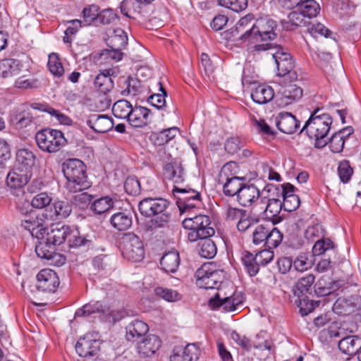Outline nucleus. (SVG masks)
<instances>
[{
  "label": "nucleus",
  "instance_id": "nucleus-7",
  "mask_svg": "<svg viewBox=\"0 0 361 361\" xmlns=\"http://www.w3.org/2000/svg\"><path fill=\"white\" fill-rule=\"evenodd\" d=\"M196 285L204 289H219L226 278V272L217 269L213 263L203 264L195 274Z\"/></svg>",
  "mask_w": 361,
  "mask_h": 361
},
{
  "label": "nucleus",
  "instance_id": "nucleus-48",
  "mask_svg": "<svg viewBox=\"0 0 361 361\" xmlns=\"http://www.w3.org/2000/svg\"><path fill=\"white\" fill-rule=\"evenodd\" d=\"M154 295L167 302H174L181 300V294L176 290L157 286L154 290Z\"/></svg>",
  "mask_w": 361,
  "mask_h": 361
},
{
  "label": "nucleus",
  "instance_id": "nucleus-57",
  "mask_svg": "<svg viewBox=\"0 0 361 361\" xmlns=\"http://www.w3.org/2000/svg\"><path fill=\"white\" fill-rule=\"evenodd\" d=\"M328 251L334 252V243L329 238H323L317 240L312 247V254L314 256L325 254V252Z\"/></svg>",
  "mask_w": 361,
  "mask_h": 361
},
{
  "label": "nucleus",
  "instance_id": "nucleus-49",
  "mask_svg": "<svg viewBox=\"0 0 361 361\" xmlns=\"http://www.w3.org/2000/svg\"><path fill=\"white\" fill-rule=\"evenodd\" d=\"M31 106L33 109H39L42 111H46L51 116H54L57 118L58 121L61 124L69 125L71 123V119L68 116L46 104L32 103L31 104Z\"/></svg>",
  "mask_w": 361,
  "mask_h": 361
},
{
  "label": "nucleus",
  "instance_id": "nucleus-3",
  "mask_svg": "<svg viewBox=\"0 0 361 361\" xmlns=\"http://www.w3.org/2000/svg\"><path fill=\"white\" fill-rule=\"evenodd\" d=\"M139 211L146 217H154L152 224L156 228L164 227L171 219L169 202L164 198H145L138 205Z\"/></svg>",
  "mask_w": 361,
  "mask_h": 361
},
{
  "label": "nucleus",
  "instance_id": "nucleus-13",
  "mask_svg": "<svg viewBox=\"0 0 361 361\" xmlns=\"http://www.w3.org/2000/svg\"><path fill=\"white\" fill-rule=\"evenodd\" d=\"M231 164H225L219 173V182L224 183L223 190L225 195L233 197L239 194L240 190L244 185L242 182L243 179L236 176H229L228 173L231 171Z\"/></svg>",
  "mask_w": 361,
  "mask_h": 361
},
{
  "label": "nucleus",
  "instance_id": "nucleus-58",
  "mask_svg": "<svg viewBox=\"0 0 361 361\" xmlns=\"http://www.w3.org/2000/svg\"><path fill=\"white\" fill-rule=\"evenodd\" d=\"M159 85L161 93L150 95L147 99V102L157 109H161L166 106V97L167 95V92L161 82H159Z\"/></svg>",
  "mask_w": 361,
  "mask_h": 361
},
{
  "label": "nucleus",
  "instance_id": "nucleus-55",
  "mask_svg": "<svg viewBox=\"0 0 361 361\" xmlns=\"http://www.w3.org/2000/svg\"><path fill=\"white\" fill-rule=\"evenodd\" d=\"M172 192L176 198L180 201H185L197 196H201L199 192L188 187L180 188L174 185Z\"/></svg>",
  "mask_w": 361,
  "mask_h": 361
},
{
  "label": "nucleus",
  "instance_id": "nucleus-46",
  "mask_svg": "<svg viewBox=\"0 0 361 361\" xmlns=\"http://www.w3.org/2000/svg\"><path fill=\"white\" fill-rule=\"evenodd\" d=\"M298 9L303 16L312 18L319 13L320 6L315 0H302Z\"/></svg>",
  "mask_w": 361,
  "mask_h": 361
},
{
  "label": "nucleus",
  "instance_id": "nucleus-23",
  "mask_svg": "<svg viewBox=\"0 0 361 361\" xmlns=\"http://www.w3.org/2000/svg\"><path fill=\"white\" fill-rule=\"evenodd\" d=\"M200 355V348L195 343H189L184 348H174L170 355V361H197Z\"/></svg>",
  "mask_w": 361,
  "mask_h": 361
},
{
  "label": "nucleus",
  "instance_id": "nucleus-53",
  "mask_svg": "<svg viewBox=\"0 0 361 361\" xmlns=\"http://www.w3.org/2000/svg\"><path fill=\"white\" fill-rule=\"evenodd\" d=\"M269 227L263 224H259L257 222L253 227L251 233L252 238V243L255 245H259L265 243L267 237L268 236V231Z\"/></svg>",
  "mask_w": 361,
  "mask_h": 361
},
{
  "label": "nucleus",
  "instance_id": "nucleus-12",
  "mask_svg": "<svg viewBox=\"0 0 361 361\" xmlns=\"http://www.w3.org/2000/svg\"><path fill=\"white\" fill-rule=\"evenodd\" d=\"M255 21L254 15L252 13L241 18L235 26L231 29V36L240 42H252Z\"/></svg>",
  "mask_w": 361,
  "mask_h": 361
},
{
  "label": "nucleus",
  "instance_id": "nucleus-9",
  "mask_svg": "<svg viewBox=\"0 0 361 361\" xmlns=\"http://www.w3.org/2000/svg\"><path fill=\"white\" fill-rule=\"evenodd\" d=\"M35 140L38 147L49 153L58 152L66 142L61 131L50 128L37 133Z\"/></svg>",
  "mask_w": 361,
  "mask_h": 361
},
{
  "label": "nucleus",
  "instance_id": "nucleus-8",
  "mask_svg": "<svg viewBox=\"0 0 361 361\" xmlns=\"http://www.w3.org/2000/svg\"><path fill=\"white\" fill-rule=\"evenodd\" d=\"M94 314H100L102 319L112 324L120 321L123 317L122 311L111 310L101 301H92L84 305L76 310L75 317H90Z\"/></svg>",
  "mask_w": 361,
  "mask_h": 361
},
{
  "label": "nucleus",
  "instance_id": "nucleus-43",
  "mask_svg": "<svg viewBox=\"0 0 361 361\" xmlns=\"http://www.w3.org/2000/svg\"><path fill=\"white\" fill-rule=\"evenodd\" d=\"M35 158L34 153L27 149H20L16 154L17 163L23 170L31 171L35 166Z\"/></svg>",
  "mask_w": 361,
  "mask_h": 361
},
{
  "label": "nucleus",
  "instance_id": "nucleus-59",
  "mask_svg": "<svg viewBox=\"0 0 361 361\" xmlns=\"http://www.w3.org/2000/svg\"><path fill=\"white\" fill-rule=\"evenodd\" d=\"M124 83L126 85V88L122 91L123 95L128 96L131 94L135 96L140 92L141 82L137 78L128 76Z\"/></svg>",
  "mask_w": 361,
  "mask_h": 361
},
{
  "label": "nucleus",
  "instance_id": "nucleus-56",
  "mask_svg": "<svg viewBox=\"0 0 361 361\" xmlns=\"http://www.w3.org/2000/svg\"><path fill=\"white\" fill-rule=\"evenodd\" d=\"M267 234L268 236L264 243V245L267 248H276L281 243L283 235L278 228H272L271 229L269 228Z\"/></svg>",
  "mask_w": 361,
  "mask_h": 361
},
{
  "label": "nucleus",
  "instance_id": "nucleus-42",
  "mask_svg": "<svg viewBox=\"0 0 361 361\" xmlns=\"http://www.w3.org/2000/svg\"><path fill=\"white\" fill-rule=\"evenodd\" d=\"M303 14L299 11H293L288 16L287 20L281 21L282 27L286 30H293L300 26H306L309 21H307Z\"/></svg>",
  "mask_w": 361,
  "mask_h": 361
},
{
  "label": "nucleus",
  "instance_id": "nucleus-2",
  "mask_svg": "<svg viewBox=\"0 0 361 361\" xmlns=\"http://www.w3.org/2000/svg\"><path fill=\"white\" fill-rule=\"evenodd\" d=\"M67 180L66 188L71 192H78L89 188L91 183L87 179L86 166L78 159H68L61 166Z\"/></svg>",
  "mask_w": 361,
  "mask_h": 361
},
{
  "label": "nucleus",
  "instance_id": "nucleus-60",
  "mask_svg": "<svg viewBox=\"0 0 361 361\" xmlns=\"http://www.w3.org/2000/svg\"><path fill=\"white\" fill-rule=\"evenodd\" d=\"M176 204L180 212L183 214L190 209L200 208L202 206V202L201 196H197L185 201H180V200L176 199Z\"/></svg>",
  "mask_w": 361,
  "mask_h": 361
},
{
  "label": "nucleus",
  "instance_id": "nucleus-1",
  "mask_svg": "<svg viewBox=\"0 0 361 361\" xmlns=\"http://www.w3.org/2000/svg\"><path fill=\"white\" fill-rule=\"evenodd\" d=\"M255 51H275L271 53L275 61L277 68V75L283 78V82H297L298 74L294 70V61L290 53L283 47H278L271 43L255 44L253 47Z\"/></svg>",
  "mask_w": 361,
  "mask_h": 361
},
{
  "label": "nucleus",
  "instance_id": "nucleus-33",
  "mask_svg": "<svg viewBox=\"0 0 361 361\" xmlns=\"http://www.w3.org/2000/svg\"><path fill=\"white\" fill-rule=\"evenodd\" d=\"M68 244L70 247H92L94 245V236H80L78 230L71 229L69 235H68Z\"/></svg>",
  "mask_w": 361,
  "mask_h": 361
},
{
  "label": "nucleus",
  "instance_id": "nucleus-30",
  "mask_svg": "<svg viewBox=\"0 0 361 361\" xmlns=\"http://www.w3.org/2000/svg\"><path fill=\"white\" fill-rule=\"evenodd\" d=\"M71 228L68 226L56 224L51 227L49 232L47 233V240L54 245H60L63 243L68 241Z\"/></svg>",
  "mask_w": 361,
  "mask_h": 361
},
{
  "label": "nucleus",
  "instance_id": "nucleus-10",
  "mask_svg": "<svg viewBox=\"0 0 361 361\" xmlns=\"http://www.w3.org/2000/svg\"><path fill=\"white\" fill-rule=\"evenodd\" d=\"M123 257L128 261L140 262L145 257L143 243L140 237L133 233H126L121 242Z\"/></svg>",
  "mask_w": 361,
  "mask_h": 361
},
{
  "label": "nucleus",
  "instance_id": "nucleus-24",
  "mask_svg": "<svg viewBox=\"0 0 361 361\" xmlns=\"http://www.w3.org/2000/svg\"><path fill=\"white\" fill-rule=\"evenodd\" d=\"M260 199L259 190L253 184H244L237 197L238 202L244 207L255 206Z\"/></svg>",
  "mask_w": 361,
  "mask_h": 361
},
{
  "label": "nucleus",
  "instance_id": "nucleus-38",
  "mask_svg": "<svg viewBox=\"0 0 361 361\" xmlns=\"http://www.w3.org/2000/svg\"><path fill=\"white\" fill-rule=\"evenodd\" d=\"M106 44L110 49H124L128 44L126 32L121 28L114 29L108 36Z\"/></svg>",
  "mask_w": 361,
  "mask_h": 361
},
{
  "label": "nucleus",
  "instance_id": "nucleus-41",
  "mask_svg": "<svg viewBox=\"0 0 361 361\" xmlns=\"http://www.w3.org/2000/svg\"><path fill=\"white\" fill-rule=\"evenodd\" d=\"M336 282L329 276H322L314 286V293L317 297L326 296L331 294L334 290Z\"/></svg>",
  "mask_w": 361,
  "mask_h": 361
},
{
  "label": "nucleus",
  "instance_id": "nucleus-5",
  "mask_svg": "<svg viewBox=\"0 0 361 361\" xmlns=\"http://www.w3.org/2000/svg\"><path fill=\"white\" fill-rule=\"evenodd\" d=\"M315 280L313 274L300 278L293 286L294 295L298 298V307L302 316H306L319 305L320 301L314 300L312 286Z\"/></svg>",
  "mask_w": 361,
  "mask_h": 361
},
{
  "label": "nucleus",
  "instance_id": "nucleus-35",
  "mask_svg": "<svg viewBox=\"0 0 361 361\" xmlns=\"http://www.w3.org/2000/svg\"><path fill=\"white\" fill-rule=\"evenodd\" d=\"M274 97V91L270 86L260 85L252 90L251 97L259 104H265L271 102Z\"/></svg>",
  "mask_w": 361,
  "mask_h": 361
},
{
  "label": "nucleus",
  "instance_id": "nucleus-25",
  "mask_svg": "<svg viewBox=\"0 0 361 361\" xmlns=\"http://www.w3.org/2000/svg\"><path fill=\"white\" fill-rule=\"evenodd\" d=\"M274 119L278 129L286 134H293L300 127V121L289 112H280Z\"/></svg>",
  "mask_w": 361,
  "mask_h": 361
},
{
  "label": "nucleus",
  "instance_id": "nucleus-47",
  "mask_svg": "<svg viewBox=\"0 0 361 361\" xmlns=\"http://www.w3.org/2000/svg\"><path fill=\"white\" fill-rule=\"evenodd\" d=\"M133 108L128 101L121 99L114 103L112 112L114 116L128 120Z\"/></svg>",
  "mask_w": 361,
  "mask_h": 361
},
{
  "label": "nucleus",
  "instance_id": "nucleus-51",
  "mask_svg": "<svg viewBox=\"0 0 361 361\" xmlns=\"http://www.w3.org/2000/svg\"><path fill=\"white\" fill-rule=\"evenodd\" d=\"M358 340L357 336H355L344 337L338 342V348L346 355H353L357 350L356 343Z\"/></svg>",
  "mask_w": 361,
  "mask_h": 361
},
{
  "label": "nucleus",
  "instance_id": "nucleus-20",
  "mask_svg": "<svg viewBox=\"0 0 361 361\" xmlns=\"http://www.w3.org/2000/svg\"><path fill=\"white\" fill-rule=\"evenodd\" d=\"M243 297L240 295L233 293L231 296L221 298L217 293L209 300V305L212 309L222 307L225 312H233L243 305Z\"/></svg>",
  "mask_w": 361,
  "mask_h": 361
},
{
  "label": "nucleus",
  "instance_id": "nucleus-64",
  "mask_svg": "<svg viewBox=\"0 0 361 361\" xmlns=\"http://www.w3.org/2000/svg\"><path fill=\"white\" fill-rule=\"evenodd\" d=\"M217 3L235 12L242 11L247 6V0H217Z\"/></svg>",
  "mask_w": 361,
  "mask_h": 361
},
{
  "label": "nucleus",
  "instance_id": "nucleus-61",
  "mask_svg": "<svg viewBox=\"0 0 361 361\" xmlns=\"http://www.w3.org/2000/svg\"><path fill=\"white\" fill-rule=\"evenodd\" d=\"M307 32L314 37L324 36L329 37L331 32L320 23L309 22L307 25Z\"/></svg>",
  "mask_w": 361,
  "mask_h": 361
},
{
  "label": "nucleus",
  "instance_id": "nucleus-31",
  "mask_svg": "<svg viewBox=\"0 0 361 361\" xmlns=\"http://www.w3.org/2000/svg\"><path fill=\"white\" fill-rule=\"evenodd\" d=\"M150 110L140 106H135L128 119V123L134 128H142L149 123Z\"/></svg>",
  "mask_w": 361,
  "mask_h": 361
},
{
  "label": "nucleus",
  "instance_id": "nucleus-36",
  "mask_svg": "<svg viewBox=\"0 0 361 361\" xmlns=\"http://www.w3.org/2000/svg\"><path fill=\"white\" fill-rule=\"evenodd\" d=\"M160 264L162 269L166 272H176L180 265L178 252L171 250L165 253L160 259Z\"/></svg>",
  "mask_w": 361,
  "mask_h": 361
},
{
  "label": "nucleus",
  "instance_id": "nucleus-45",
  "mask_svg": "<svg viewBox=\"0 0 361 361\" xmlns=\"http://www.w3.org/2000/svg\"><path fill=\"white\" fill-rule=\"evenodd\" d=\"M202 240L198 243V252L201 257L212 259L217 252V248L214 242L210 237L200 238Z\"/></svg>",
  "mask_w": 361,
  "mask_h": 361
},
{
  "label": "nucleus",
  "instance_id": "nucleus-52",
  "mask_svg": "<svg viewBox=\"0 0 361 361\" xmlns=\"http://www.w3.org/2000/svg\"><path fill=\"white\" fill-rule=\"evenodd\" d=\"M140 4L137 0H123L120 6L121 12L128 18H134L133 14L140 13Z\"/></svg>",
  "mask_w": 361,
  "mask_h": 361
},
{
  "label": "nucleus",
  "instance_id": "nucleus-6",
  "mask_svg": "<svg viewBox=\"0 0 361 361\" xmlns=\"http://www.w3.org/2000/svg\"><path fill=\"white\" fill-rule=\"evenodd\" d=\"M185 229L189 230L188 238L190 242H195L200 238L212 237L215 230L212 225V221L207 215H197L194 217L185 218L182 221Z\"/></svg>",
  "mask_w": 361,
  "mask_h": 361
},
{
  "label": "nucleus",
  "instance_id": "nucleus-18",
  "mask_svg": "<svg viewBox=\"0 0 361 361\" xmlns=\"http://www.w3.org/2000/svg\"><path fill=\"white\" fill-rule=\"evenodd\" d=\"M41 240L35 246V252L37 255L44 259L51 261V264L58 263L63 264L65 262V258L57 252H56V246L49 243L44 235L39 238Z\"/></svg>",
  "mask_w": 361,
  "mask_h": 361
},
{
  "label": "nucleus",
  "instance_id": "nucleus-62",
  "mask_svg": "<svg viewBox=\"0 0 361 361\" xmlns=\"http://www.w3.org/2000/svg\"><path fill=\"white\" fill-rule=\"evenodd\" d=\"M338 174L341 182L347 183L353 174V169L351 167L349 161L343 160L339 162L338 167Z\"/></svg>",
  "mask_w": 361,
  "mask_h": 361
},
{
  "label": "nucleus",
  "instance_id": "nucleus-44",
  "mask_svg": "<svg viewBox=\"0 0 361 361\" xmlns=\"http://www.w3.org/2000/svg\"><path fill=\"white\" fill-rule=\"evenodd\" d=\"M255 255L249 251H244L242 253L241 262L244 267L245 271L250 276H254L257 275L259 270V264Z\"/></svg>",
  "mask_w": 361,
  "mask_h": 361
},
{
  "label": "nucleus",
  "instance_id": "nucleus-22",
  "mask_svg": "<svg viewBox=\"0 0 361 361\" xmlns=\"http://www.w3.org/2000/svg\"><path fill=\"white\" fill-rule=\"evenodd\" d=\"M110 72L111 70H104L95 77L94 80V88L105 96L104 101L101 100L103 104L102 107L104 108H109L111 104V100L106 96L114 87V81L111 78Z\"/></svg>",
  "mask_w": 361,
  "mask_h": 361
},
{
  "label": "nucleus",
  "instance_id": "nucleus-28",
  "mask_svg": "<svg viewBox=\"0 0 361 361\" xmlns=\"http://www.w3.org/2000/svg\"><path fill=\"white\" fill-rule=\"evenodd\" d=\"M35 110L32 108L30 104V107L23 111L13 113L10 117L11 123L15 126L16 128H23L28 126L38 117L36 115Z\"/></svg>",
  "mask_w": 361,
  "mask_h": 361
},
{
  "label": "nucleus",
  "instance_id": "nucleus-21",
  "mask_svg": "<svg viewBox=\"0 0 361 361\" xmlns=\"http://www.w3.org/2000/svg\"><path fill=\"white\" fill-rule=\"evenodd\" d=\"M75 348L79 356L88 358L97 355L100 348V342L93 338L92 335L87 334L80 338Z\"/></svg>",
  "mask_w": 361,
  "mask_h": 361
},
{
  "label": "nucleus",
  "instance_id": "nucleus-32",
  "mask_svg": "<svg viewBox=\"0 0 361 361\" xmlns=\"http://www.w3.org/2000/svg\"><path fill=\"white\" fill-rule=\"evenodd\" d=\"M149 331L148 325L141 320H134L126 327V338L135 341L146 335Z\"/></svg>",
  "mask_w": 361,
  "mask_h": 361
},
{
  "label": "nucleus",
  "instance_id": "nucleus-16",
  "mask_svg": "<svg viewBox=\"0 0 361 361\" xmlns=\"http://www.w3.org/2000/svg\"><path fill=\"white\" fill-rule=\"evenodd\" d=\"M333 311L338 315L345 316L357 312L361 316V297L350 296L346 298H339L334 302Z\"/></svg>",
  "mask_w": 361,
  "mask_h": 361
},
{
  "label": "nucleus",
  "instance_id": "nucleus-26",
  "mask_svg": "<svg viewBox=\"0 0 361 361\" xmlns=\"http://www.w3.org/2000/svg\"><path fill=\"white\" fill-rule=\"evenodd\" d=\"M72 212V204L65 200H55L49 211H46L43 216L49 220H61L66 219Z\"/></svg>",
  "mask_w": 361,
  "mask_h": 361
},
{
  "label": "nucleus",
  "instance_id": "nucleus-15",
  "mask_svg": "<svg viewBox=\"0 0 361 361\" xmlns=\"http://www.w3.org/2000/svg\"><path fill=\"white\" fill-rule=\"evenodd\" d=\"M17 207L22 214H25V218L21 221V226L29 231L32 236L40 238L41 235L46 232V228L43 226V219L32 211L27 214V209L21 208L19 205Z\"/></svg>",
  "mask_w": 361,
  "mask_h": 361
},
{
  "label": "nucleus",
  "instance_id": "nucleus-14",
  "mask_svg": "<svg viewBox=\"0 0 361 361\" xmlns=\"http://www.w3.org/2000/svg\"><path fill=\"white\" fill-rule=\"evenodd\" d=\"M283 84L279 92V103L281 106H288L294 102L299 101L303 94L302 87L294 83L295 82H290L287 80L283 82V78L281 80Z\"/></svg>",
  "mask_w": 361,
  "mask_h": 361
},
{
  "label": "nucleus",
  "instance_id": "nucleus-27",
  "mask_svg": "<svg viewBox=\"0 0 361 361\" xmlns=\"http://www.w3.org/2000/svg\"><path fill=\"white\" fill-rule=\"evenodd\" d=\"M87 124L98 133H106L114 127L113 119L111 117L97 114H91L87 121Z\"/></svg>",
  "mask_w": 361,
  "mask_h": 361
},
{
  "label": "nucleus",
  "instance_id": "nucleus-34",
  "mask_svg": "<svg viewBox=\"0 0 361 361\" xmlns=\"http://www.w3.org/2000/svg\"><path fill=\"white\" fill-rule=\"evenodd\" d=\"M164 174L166 178L171 180L176 184H180L185 180V173L182 166L177 162L165 164Z\"/></svg>",
  "mask_w": 361,
  "mask_h": 361
},
{
  "label": "nucleus",
  "instance_id": "nucleus-29",
  "mask_svg": "<svg viewBox=\"0 0 361 361\" xmlns=\"http://www.w3.org/2000/svg\"><path fill=\"white\" fill-rule=\"evenodd\" d=\"M161 341L154 334L147 336L137 344L138 353L142 357H149L154 354L161 347Z\"/></svg>",
  "mask_w": 361,
  "mask_h": 361
},
{
  "label": "nucleus",
  "instance_id": "nucleus-17",
  "mask_svg": "<svg viewBox=\"0 0 361 361\" xmlns=\"http://www.w3.org/2000/svg\"><path fill=\"white\" fill-rule=\"evenodd\" d=\"M59 283V279L56 273L51 269H42L37 275L36 287L40 291L54 293Z\"/></svg>",
  "mask_w": 361,
  "mask_h": 361
},
{
  "label": "nucleus",
  "instance_id": "nucleus-37",
  "mask_svg": "<svg viewBox=\"0 0 361 361\" xmlns=\"http://www.w3.org/2000/svg\"><path fill=\"white\" fill-rule=\"evenodd\" d=\"M19 61L13 59H5L0 61V77L7 78L19 74L20 71Z\"/></svg>",
  "mask_w": 361,
  "mask_h": 361
},
{
  "label": "nucleus",
  "instance_id": "nucleus-19",
  "mask_svg": "<svg viewBox=\"0 0 361 361\" xmlns=\"http://www.w3.org/2000/svg\"><path fill=\"white\" fill-rule=\"evenodd\" d=\"M32 177V172L16 167L11 170L6 176V184L11 189L18 190L22 194L23 187L26 185Z\"/></svg>",
  "mask_w": 361,
  "mask_h": 361
},
{
  "label": "nucleus",
  "instance_id": "nucleus-11",
  "mask_svg": "<svg viewBox=\"0 0 361 361\" xmlns=\"http://www.w3.org/2000/svg\"><path fill=\"white\" fill-rule=\"evenodd\" d=\"M277 23L274 20L264 17L257 19L254 23L253 42L261 41H272L276 39Z\"/></svg>",
  "mask_w": 361,
  "mask_h": 361
},
{
  "label": "nucleus",
  "instance_id": "nucleus-40",
  "mask_svg": "<svg viewBox=\"0 0 361 361\" xmlns=\"http://www.w3.org/2000/svg\"><path fill=\"white\" fill-rule=\"evenodd\" d=\"M178 131V128L172 127L158 133H152L149 138L154 145L162 146L173 139Z\"/></svg>",
  "mask_w": 361,
  "mask_h": 361
},
{
  "label": "nucleus",
  "instance_id": "nucleus-54",
  "mask_svg": "<svg viewBox=\"0 0 361 361\" xmlns=\"http://www.w3.org/2000/svg\"><path fill=\"white\" fill-rule=\"evenodd\" d=\"M280 188L274 185H267L262 192L260 201L273 202L274 200H281Z\"/></svg>",
  "mask_w": 361,
  "mask_h": 361
},
{
  "label": "nucleus",
  "instance_id": "nucleus-4",
  "mask_svg": "<svg viewBox=\"0 0 361 361\" xmlns=\"http://www.w3.org/2000/svg\"><path fill=\"white\" fill-rule=\"evenodd\" d=\"M320 111L319 108L315 109L300 132L305 131L310 139L315 140L316 147H323L327 144L326 137L333 121L328 114H318Z\"/></svg>",
  "mask_w": 361,
  "mask_h": 361
},
{
  "label": "nucleus",
  "instance_id": "nucleus-39",
  "mask_svg": "<svg viewBox=\"0 0 361 361\" xmlns=\"http://www.w3.org/2000/svg\"><path fill=\"white\" fill-rule=\"evenodd\" d=\"M109 221L112 227L118 231L128 230L133 224L131 215L123 212L114 214Z\"/></svg>",
  "mask_w": 361,
  "mask_h": 361
},
{
  "label": "nucleus",
  "instance_id": "nucleus-50",
  "mask_svg": "<svg viewBox=\"0 0 361 361\" xmlns=\"http://www.w3.org/2000/svg\"><path fill=\"white\" fill-rule=\"evenodd\" d=\"M114 202L109 196H105L95 200L91 204L90 209L95 214H101L108 212L114 207Z\"/></svg>",
  "mask_w": 361,
  "mask_h": 361
},
{
  "label": "nucleus",
  "instance_id": "nucleus-63",
  "mask_svg": "<svg viewBox=\"0 0 361 361\" xmlns=\"http://www.w3.org/2000/svg\"><path fill=\"white\" fill-rule=\"evenodd\" d=\"M263 204H266L262 207V210L266 214L268 217L273 218L278 214L283 208L281 200H274L273 202H264Z\"/></svg>",
  "mask_w": 361,
  "mask_h": 361
}]
</instances>
